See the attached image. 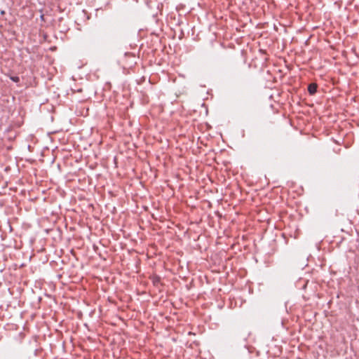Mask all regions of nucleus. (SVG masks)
Instances as JSON below:
<instances>
[{"label":"nucleus","mask_w":359,"mask_h":359,"mask_svg":"<svg viewBox=\"0 0 359 359\" xmlns=\"http://www.w3.org/2000/svg\"><path fill=\"white\" fill-rule=\"evenodd\" d=\"M93 250L95 253V256H91V260H94L96 259V257H99L102 260H105V255H107V251L104 245L101 246V249L99 245L95 243L93 245Z\"/></svg>","instance_id":"1"},{"label":"nucleus","mask_w":359,"mask_h":359,"mask_svg":"<svg viewBox=\"0 0 359 359\" xmlns=\"http://www.w3.org/2000/svg\"><path fill=\"white\" fill-rule=\"evenodd\" d=\"M318 86L315 83H311L308 86V92L311 95H314L317 92Z\"/></svg>","instance_id":"2"},{"label":"nucleus","mask_w":359,"mask_h":359,"mask_svg":"<svg viewBox=\"0 0 359 359\" xmlns=\"http://www.w3.org/2000/svg\"><path fill=\"white\" fill-rule=\"evenodd\" d=\"M161 278L158 276H155L152 278V281L154 285H157L160 283Z\"/></svg>","instance_id":"3"},{"label":"nucleus","mask_w":359,"mask_h":359,"mask_svg":"<svg viewBox=\"0 0 359 359\" xmlns=\"http://www.w3.org/2000/svg\"><path fill=\"white\" fill-rule=\"evenodd\" d=\"M11 79L14 82H18L20 81V79L18 76H12V77H11Z\"/></svg>","instance_id":"4"},{"label":"nucleus","mask_w":359,"mask_h":359,"mask_svg":"<svg viewBox=\"0 0 359 359\" xmlns=\"http://www.w3.org/2000/svg\"><path fill=\"white\" fill-rule=\"evenodd\" d=\"M95 221L96 222V226H97V224H101V222L96 217H95Z\"/></svg>","instance_id":"5"},{"label":"nucleus","mask_w":359,"mask_h":359,"mask_svg":"<svg viewBox=\"0 0 359 359\" xmlns=\"http://www.w3.org/2000/svg\"><path fill=\"white\" fill-rule=\"evenodd\" d=\"M69 339V341L72 342V343H74V340L75 338H72V337H70V338H68Z\"/></svg>","instance_id":"6"},{"label":"nucleus","mask_w":359,"mask_h":359,"mask_svg":"<svg viewBox=\"0 0 359 359\" xmlns=\"http://www.w3.org/2000/svg\"><path fill=\"white\" fill-rule=\"evenodd\" d=\"M33 343L36 344V338H34L33 339Z\"/></svg>","instance_id":"7"},{"label":"nucleus","mask_w":359,"mask_h":359,"mask_svg":"<svg viewBox=\"0 0 359 359\" xmlns=\"http://www.w3.org/2000/svg\"><path fill=\"white\" fill-rule=\"evenodd\" d=\"M36 350H37V349H36V348H34L33 349L34 353H35V352L36 351Z\"/></svg>","instance_id":"8"},{"label":"nucleus","mask_w":359,"mask_h":359,"mask_svg":"<svg viewBox=\"0 0 359 359\" xmlns=\"http://www.w3.org/2000/svg\"><path fill=\"white\" fill-rule=\"evenodd\" d=\"M98 154L97 153L95 154V156L97 158Z\"/></svg>","instance_id":"9"}]
</instances>
